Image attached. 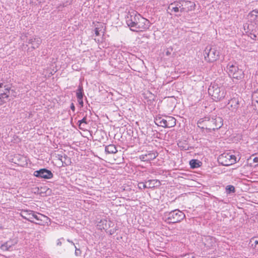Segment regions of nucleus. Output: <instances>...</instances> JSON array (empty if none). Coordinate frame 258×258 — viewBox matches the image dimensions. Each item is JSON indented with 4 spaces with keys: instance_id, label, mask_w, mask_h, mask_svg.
Masks as SVG:
<instances>
[{
    "instance_id": "obj_1",
    "label": "nucleus",
    "mask_w": 258,
    "mask_h": 258,
    "mask_svg": "<svg viewBox=\"0 0 258 258\" xmlns=\"http://www.w3.org/2000/svg\"><path fill=\"white\" fill-rule=\"evenodd\" d=\"M131 30L136 32H143L149 27V21L142 17L140 14L131 15L126 21Z\"/></svg>"
},
{
    "instance_id": "obj_2",
    "label": "nucleus",
    "mask_w": 258,
    "mask_h": 258,
    "mask_svg": "<svg viewBox=\"0 0 258 258\" xmlns=\"http://www.w3.org/2000/svg\"><path fill=\"white\" fill-rule=\"evenodd\" d=\"M196 8V4L189 1H178L171 3L168 7V9L172 13L176 14L178 12L188 13L194 11Z\"/></svg>"
},
{
    "instance_id": "obj_3",
    "label": "nucleus",
    "mask_w": 258,
    "mask_h": 258,
    "mask_svg": "<svg viewBox=\"0 0 258 258\" xmlns=\"http://www.w3.org/2000/svg\"><path fill=\"white\" fill-rule=\"evenodd\" d=\"M197 124L199 127L210 131L221 127L223 125V120L220 117L212 118L205 117L199 119Z\"/></svg>"
},
{
    "instance_id": "obj_4",
    "label": "nucleus",
    "mask_w": 258,
    "mask_h": 258,
    "mask_svg": "<svg viewBox=\"0 0 258 258\" xmlns=\"http://www.w3.org/2000/svg\"><path fill=\"white\" fill-rule=\"evenodd\" d=\"M185 218V214L179 210L166 212L163 216V220L168 224L179 223Z\"/></svg>"
},
{
    "instance_id": "obj_5",
    "label": "nucleus",
    "mask_w": 258,
    "mask_h": 258,
    "mask_svg": "<svg viewBox=\"0 0 258 258\" xmlns=\"http://www.w3.org/2000/svg\"><path fill=\"white\" fill-rule=\"evenodd\" d=\"M209 94L214 101L218 102L225 98L226 92L224 87L215 84L209 88Z\"/></svg>"
},
{
    "instance_id": "obj_6",
    "label": "nucleus",
    "mask_w": 258,
    "mask_h": 258,
    "mask_svg": "<svg viewBox=\"0 0 258 258\" xmlns=\"http://www.w3.org/2000/svg\"><path fill=\"white\" fill-rule=\"evenodd\" d=\"M204 58L208 63H213L220 58V52L216 47H206L204 53Z\"/></svg>"
},
{
    "instance_id": "obj_7",
    "label": "nucleus",
    "mask_w": 258,
    "mask_h": 258,
    "mask_svg": "<svg viewBox=\"0 0 258 258\" xmlns=\"http://www.w3.org/2000/svg\"><path fill=\"white\" fill-rule=\"evenodd\" d=\"M218 162L222 165L228 166L236 163L237 158L230 153L224 152L219 156Z\"/></svg>"
},
{
    "instance_id": "obj_8",
    "label": "nucleus",
    "mask_w": 258,
    "mask_h": 258,
    "mask_svg": "<svg viewBox=\"0 0 258 258\" xmlns=\"http://www.w3.org/2000/svg\"><path fill=\"white\" fill-rule=\"evenodd\" d=\"M176 119L170 116L165 117H158L156 118L155 123L160 126L165 128H170L176 125Z\"/></svg>"
},
{
    "instance_id": "obj_9",
    "label": "nucleus",
    "mask_w": 258,
    "mask_h": 258,
    "mask_svg": "<svg viewBox=\"0 0 258 258\" xmlns=\"http://www.w3.org/2000/svg\"><path fill=\"white\" fill-rule=\"evenodd\" d=\"M229 76L233 79L240 80L244 77V73L238 66L233 64H228L227 67Z\"/></svg>"
},
{
    "instance_id": "obj_10",
    "label": "nucleus",
    "mask_w": 258,
    "mask_h": 258,
    "mask_svg": "<svg viewBox=\"0 0 258 258\" xmlns=\"http://www.w3.org/2000/svg\"><path fill=\"white\" fill-rule=\"evenodd\" d=\"M34 220L33 223L42 226H48L50 223V219L47 216L35 212L34 217H33Z\"/></svg>"
},
{
    "instance_id": "obj_11",
    "label": "nucleus",
    "mask_w": 258,
    "mask_h": 258,
    "mask_svg": "<svg viewBox=\"0 0 258 258\" xmlns=\"http://www.w3.org/2000/svg\"><path fill=\"white\" fill-rule=\"evenodd\" d=\"M33 175L36 177L46 179H51L53 177V173L51 171L45 168L35 171L33 173Z\"/></svg>"
},
{
    "instance_id": "obj_12",
    "label": "nucleus",
    "mask_w": 258,
    "mask_h": 258,
    "mask_svg": "<svg viewBox=\"0 0 258 258\" xmlns=\"http://www.w3.org/2000/svg\"><path fill=\"white\" fill-rule=\"evenodd\" d=\"M11 88L7 85H4L0 83V105H3L5 102L2 100L8 99L10 94Z\"/></svg>"
},
{
    "instance_id": "obj_13",
    "label": "nucleus",
    "mask_w": 258,
    "mask_h": 258,
    "mask_svg": "<svg viewBox=\"0 0 258 258\" xmlns=\"http://www.w3.org/2000/svg\"><path fill=\"white\" fill-rule=\"evenodd\" d=\"M240 104L239 99L237 97L231 98L228 102L227 108L231 112H236L239 108Z\"/></svg>"
},
{
    "instance_id": "obj_14",
    "label": "nucleus",
    "mask_w": 258,
    "mask_h": 258,
    "mask_svg": "<svg viewBox=\"0 0 258 258\" xmlns=\"http://www.w3.org/2000/svg\"><path fill=\"white\" fill-rule=\"evenodd\" d=\"M158 155L157 152L151 151L147 154L142 155L140 156V159L145 162H148L155 159Z\"/></svg>"
},
{
    "instance_id": "obj_15",
    "label": "nucleus",
    "mask_w": 258,
    "mask_h": 258,
    "mask_svg": "<svg viewBox=\"0 0 258 258\" xmlns=\"http://www.w3.org/2000/svg\"><path fill=\"white\" fill-rule=\"evenodd\" d=\"M35 211L32 210H23L21 213V217L30 221V222H34L33 217H34Z\"/></svg>"
},
{
    "instance_id": "obj_16",
    "label": "nucleus",
    "mask_w": 258,
    "mask_h": 258,
    "mask_svg": "<svg viewBox=\"0 0 258 258\" xmlns=\"http://www.w3.org/2000/svg\"><path fill=\"white\" fill-rule=\"evenodd\" d=\"M147 188H155L161 185V182L158 179L149 180L146 182Z\"/></svg>"
},
{
    "instance_id": "obj_17",
    "label": "nucleus",
    "mask_w": 258,
    "mask_h": 258,
    "mask_svg": "<svg viewBox=\"0 0 258 258\" xmlns=\"http://www.w3.org/2000/svg\"><path fill=\"white\" fill-rule=\"evenodd\" d=\"M248 18L258 25V10H253L248 14Z\"/></svg>"
},
{
    "instance_id": "obj_18",
    "label": "nucleus",
    "mask_w": 258,
    "mask_h": 258,
    "mask_svg": "<svg viewBox=\"0 0 258 258\" xmlns=\"http://www.w3.org/2000/svg\"><path fill=\"white\" fill-rule=\"evenodd\" d=\"M249 244L251 248L258 251V236H254L251 238Z\"/></svg>"
},
{
    "instance_id": "obj_19",
    "label": "nucleus",
    "mask_w": 258,
    "mask_h": 258,
    "mask_svg": "<svg viewBox=\"0 0 258 258\" xmlns=\"http://www.w3.org/2000/svg\"><path fill=\"white\" fill-rule=\"evenodd\" d=\"M13 245H14V244L12 241H8L2 244L0 248L3 251H9Z\"/></svg>"
},
{
    "instance_id": "obj_20",
    "label": "nucleus",
    "mask_w": 258,
    "mask_h": 258,
    "mask_svg": "<svg viewBox=\"0 0 258 258\" xmlns=\"http://www.w3.org/2000/svg\"><path fill=\"white\" fill-rule=\"evenodd\" d=\"M105 151L107 154H114L117 152V150L115 146L112 144L106 146Z\"/></svg>"
},
{
    "instance_id": "obj_21",
    "label": "nucleus",
    "mask_w": 258,
    "mask_h": 258,
    "mask_svg": "<svg viewBox=\"0 0 258 258\" xmlns=\"http://www.w3.org/2000/svg\"><path fill=\"white\" fill-rule=\"evenodd\" d=\"M202 163L197 159H192L189 161V165L191 168H197L202 166Z\"/></svg>"
},
{
    "instance_id": "obj_22",
    "label": "nucleus",
    "mask_w": 258,
    "mask_h": 258,
    "mask_svg": "<svg viewBox=\"0 0 258 258\" xmlns=\"http://www.w3.org/2000/svg\"><path fill=\"white\" fill-rule=\"evenodd\" d=\"M95 30L101 31L104 27V24L99 22H94Z\"/></svg>"
},
{
    "instance_id": "obj_23",
    "label": "nucleus",
    "mask_w": 258,
    "mask_h": 258,
    "mask_svg": "<svg viewBox=\"0 0 258 258\" xmlns=\"http://www.w3.org/2000/svg\"><path fill=\"white\" fill-rule=\"evenodd\" d=\"M251 100L252 103L258 102V89L255 90L252 94Z\"/></svg>"
},
{
    "instance_id": "obj_24",
    "label": "nucleus",
    "mask_w": 258,
    "mask_h": 258,
    "mask_svg": "<svg viewBox=\"0 0 258 258\" xmlns=\"http://www.w3.org/2000/svg\"><path fill=\"white\" fill-rule=\"evenodd\" d=\"M83 89L82 86H79L78 89L77 91V97L78 99L83 98Z\"/></svg>"
},
{
    "instance_id": "obj_25",
    "label": "nucleus",
    "mask_w": 258,
    "mask_h": 258,
    "mask_svg": "<svg viewBox=\"0 0 258 258\" xmlns=\"http://www.w3.org/2000/svg\"><path fill=\"white\" fill-rule=\"evenodd\" d=\"M33 42H35L34 43H32V47L34 49L38 48L41 42V40L37 38H34Z\"/></svg>"
},
{
    "instance_id": "obj_26",
    "label": "nucleus",
    "mask_w": 258,
    "mask_h": 258,
    "mask_svg": "<svg viewBox=\"0 0 258 258\" xmlns=\"http://www.w3.org/2000/svg\"><path fill=\"white\" fill-rule=\"evenodd\" d=\"M79 122L80 128H81V129L83 128V127L84 126L83 123H84L85 124H87L86 118L85 117H84L82 120H79Z\"/></svg>"
},
{
    "instance_id": "obj_27",
    "label": "nucleus",
    "mask_w": 258,
    "mask_h": 258,
    "mask_svg": "<svg viewBox=\"0 0 258 258\" xmlns=\"http://www.w3.org/2000/svg\"><path fill=\"white\" fill-rule=\"evenodd\" d=\"M138 187L140 188V189H142V188H147V183H144L143 182H139L138 183Z\"/></svg>"
},
{
    "instance_id": "obj_28",
    "label": "nucleus",
    "mask_w": 258,
    "mask_h": 258,
    "mask_svg": "<svg viewBox=\"0 0 258 258\" xmlns=\"http://www.w3.org/2000/svg\"><path fill=\"white\" fill-rule=\"evenodd\" d=\"M64 158L66 159V161H64V164L66 166H68L71 164V160L70 158L67 157V156H64Z\"/></svg>"
},
{
    "instance_id": "obj_29",
    "label": "nucleus",
    "mask_w": 258,
    "mask_h": 258,
    "mask_svg": "<svg viewBox=\"0 0 258 258\" xmlns=\"http://www.w3.org/2000/svg\"><path fill=\"white\" fill-rule=\"evenodd\" d=\"M252 105L254 110L258 113V102L252 103Z\"/></svg>"
},
{
    "instance_id": "obj_30",
    "label": "nucleus",
    "mask_w": 258,
    "mask_h": 258,
    "mask_svg": "<svg viewBox=\"0 0 258 258\" xmlns=\"http://www.w3.org/2000/svg\"><path fill=\"white\" fill-rule=\"evenodd\" d=\"M226 189L229 190V191H235V188L233 185H228L226 187Z\"/></svg>"
},
{
    "instance_id": "obj_31",
    "label": "nucleus",
    "mask_w": 258,
    "mask_h": 258,
    "mask_svg": "<svg viewBox=\"0 0 258 258\" xmlns=\"http://www.w3.org/2000/svg\"><path fill=\"white\" fill-rule=\"evenodd\" d=\"M254 163H256V165H258V157H254L252 159Z\"/></svg>"
},
{
    "instance_id": "obj_32",
    "label": "nucleus",
    "mask_w": 258,
    "mask_h": 258,
    "mask_svg": "<svg viewBox=\"0 0 258 258\" xmlns=\"http://www.w3.org/2000/svg\"><path fill=\"white\" fill-rule=\"evenodd\" d=\"M184 258H194V256L190 254H185L184 255Z\"/></svg>"
},
{
    "instance_id": "obj_33",
    "label": "nucleus",
    "mask_w": 258,
    "mask_h": 258,
    "mask_svg": "<svg viewBox=\"0 0 258 258\" xmlns=\"http://www.w3.org/2000/svg\"><path fill=\"white\" fill-rule=\"evenodd\" d=\"M79 103L81 105V106H83V98L81 99H78Z\"/></svg>"
},
{
    "instance_id": "obj_34",
    "label": "nucleus",
    "mask_w": 258,
    "mask_h": 258,
    "mask_svg": "<svg viewBox=\"0 0 258 258\" xmlns=\"http://www.w3.org/2000/svg\"><path fill=\"white\" fill-rule=\"evenodd\" d=\"M71 109L73 111H75V105L73 103H72L71 104Z\"/></svg>"
},
{
    "instance_id": "obj_35",
    "label": "nucleus",
    "mask_w": 258,
    "mask_h": 258,
    "mask_svg": "<svg viewBox=\"0 0 258 258\" xmlns=\"http://www.w3.org/2000/svg\"><path fill=\"white\" fill-rule=\"evenodd\" d=\"M95 31V35L97 36H99L100 35V31H98V30H94Z\"/></svg>"
},
{
    "instance_id": "obj_36",
    "label": "nucleus",
    "mask_w": 258,
    "mask_h": 258,
    "mask_svg": "<svg viewBox=\"0 0 258 258\" xmlns=\"http://www.w3.org/2000/svg\"><path fill=\"white\" fill-rule=\"evenodd\" d=\"M38 3H41L44 2V0H36Z\"/></svg>"
},
{
    "instance_id": "obj_37",
    "label": "nucleus",
    "mask_w": 258,
    "mask_h": 258,
    "mask_svg": "<svg viewBox=\"0 0 258 258\" xmlns=\"http://www.w3.org/2000/svg\"><path fill=\"white\" fill-rule=\"evenodd\" d=\"M29 41H31V43H32V42H33L32 39L29 40ZM29 43H30V42Z\"/></svg>"
}]
</instances>
